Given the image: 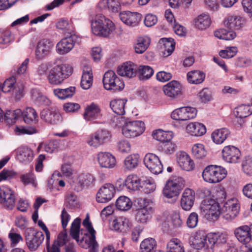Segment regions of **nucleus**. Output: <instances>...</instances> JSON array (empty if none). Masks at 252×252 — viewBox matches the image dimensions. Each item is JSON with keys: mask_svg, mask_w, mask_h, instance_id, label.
<instances>
[{"mask_svg": "<svg viewBox=\"0 0 252 252\" xmlns=\"http://www.w3.org/2000/svg\"><path fill=\"white\" fill-rule=\"evenodd\" d=\"M205 209L208 211L209 214L217 217L220 212L225 213L226 219H234L239 214L240 206L236 198H233L227 200L224 203L220 204L214 202L212 204H207Z\"/></svg>", "mask_w": 252, "mask_h": 252, "instance_id": "f257e3e1", "label": "nucleus"}, {"mask_svg": "<svg viewBox=\"0 0 252 252\" xmlns=\"http://www.w3.org/2000/svg\"><path fill=\"white\" fill-rule=\"evenodd\" d=\"M90 21L92 32L96 35L107 37L115 30L114 23L101 14H91Z\"/></svg>", "mask_w": 252, "mask_h": 252, "instance_id": "f03ea898", "label": "nucleus"}, {"mask_svg": "<svg viewBox=\"0 0 252 252\" xmlns=\"http://www.w3.org/2000/svg\"><path fill=\"white\" fill-rule=\"evenodd\" d=\"M72 72V67L68 64L55 65L49 70L47 76L48 80L52 85H60L68 78Z\"/></svg>", "mask_w": 252, "mask_h": 252, "instance_id": "7ed1b4c3", "label": "nucleus"}, {"mask_svg": "<svg viewBox=\"0 0 252 252\" xmlns=\"http://www.w3.org/2000/svg\"><path fill=\"white\" fill-rule=\"evenodd\" d=\"M123 125L122 133L128 138H133L140 135L145 130L144 123L140 121H127L121 117L117 119Z\"/></svg>", "mask_w": 252, "mask_h": 252, "instance_id": "20e7f679", "label": "nucleus"}, {"mask_svg": "<svg viewBox=\"0 0 252 252\" xmlns=\"http://www.w3.org/2000/svg\"><path fill=\"white\" fill-rule=\"evenodd\" d=\"M222 238L221 243H225V237H190V245L194 249H204L205 252H214V246L219 244L220 240Z\"/></svg>", "mask_w": 252, "mask_h": 252, "instance_id": "39448f33", "label": "nucleus"}, {"mask_svg": "<svg viewBox=\"0 0 252 252\" xmlns=\"http://www.w3.org/2000/svg\"><path fill=\"white\" fill-rule=\"evenodd\" d=\"M227 171L220 166L210 165L207 166L202 172V177L205 182L216 183L223 179Z\"/></svg>", "mask_w": 252, "mask_h": 252, "instance_id": "423d86ee", "label": "nucleus"}, {"mask_svg": "<svg viewBox=\"0 0 252 252\" xmlns=\"http://www.w3.org/2000/svg\"><path fill=\"white\" fill-rule=\"evenodd\" d=\"M102 81L104 87L107 90L121 91L125 87L123 81L112 70L104 73Z\"/></svg>", "mask_w": 252, "mask_h": 252, "instance_id": "0eeeda50", "label": "nucleus"}, {"mask_svg": "<svg viewBox=\"0 0 252 252\" xmlns=\"http://www.w3.org/2000/svg\"><path fill=\"white\" fill-rule=\"evenodd\" d=\"M95 181L94 178L90 174H81L74 175L69 180L71 187L76 191H79L83 188L93 185Z\"/></svg>", "mask_w": 252, "mask_h": 252, "instance_id": "6e6552de", "label": "nucleus"}, {"mask_svg": "<svg viewBox=\"0 0 252 252\" xmlns=\"http://www.w3.org/2000/svg\"><path fill=\"white\" fill-rule=\"evenodd\" d=\"M184 187V180L182 178H178L176 180H169L166 182L162 193L166 198H172L179 195Z\"/></svg>", "mask_w": 252, "mask_h": 252, "instance_id": "1a4fd4ad", "label": "nucleus"}, {"mask_svg": "<svg viewBox=\"0 0 252 252\" xmlns=\"http://www.w3.org/2000/svg\"><path fill=\"white\" fill-rule=\"evenodd\" d=\"M15 204V196L14 191L6 186L0 187V206L11 210L14 208Z\"/></svg>", "mask_w": 252, "mask_h": 252, "instance_id": "9d476101", "label": "nucleus"}, {"mask_svg": "<svg viewBox=\"0 0 252 252\" xmlns=\"http://www.w3.org/2000/svg\"><path fill=\"white\" fill-rule=\"evenodd\" d=\"M111 136L109 131L99 129L87 138V143L90 146L97 147L109 141Z\"/></svg>", "mask_w": 252, "mask_h": 252, "instance_id": "9b49d317", "label": "nucleus"}, {"mask_svg": "<svg viewBox=\"0 0 252 252\" xmlns=\"http://www.w3.org/2000/svg\"><path fill=\"white\" fill-rule=\"evenodd\" d=\"M144 162L146 167L153 174H158L163 170L160 158L155 154H146L144 158Z\"/></svg>", "mask_w": 252, "mask_h": 252, "instance_id": "f8f14e48", "label": "nucleus"}, {"mask_svg": "<svg viewBox=\"0 0 252 252\" xmlns=\"http://www.w3.org/2000/svg\"><path fill=\"white\" fill-rule=\"evenodd\" d=\"M57 44V52L61 55H64L69 52L77 42L78 37L75 33L65 35Z\"/></svg>", "mask_w": 252, "mask_h": 252, "instance_id": "ddd939ff", "label": "nucleus"}, {"mask_svg": "<svg viewBox=\"0 0 252 252\" xmlns=\"http://www.w3.org/2000/svg\"><path fill=\"white\" fill-rule=\"evenodd\" d=\"M197 110L194 107H183L174 110L171 114L172 119L177 121H187L195 118Z\"/></svg>", "mask_w": 252, "mask_h": 252, "instance_id": "4468645a", "label": "nucleus"}, {"mask_svg": "<svg viewBox=\"0 0 252 252\" xmlns=\"http://www.w3.org/2000/svg\"><path fill=\"white\" fill-rule=\"evenodd\" d=\"M221 153L222 159L227 163H237L240 160V151L235 146L231 145L225 146Z\"/></svg>", "mask_w": 252, "mask_h": 252, "instance_id": "2eb2a0df", "label": "nucleus"}, {"mask_svg": "<svg viewBox=\"0 0 252 252\" xmlns=\"http://www.w3.org/2000/svg\"><path fill=\"white\" fill-rule=\"evenodd\" d=\"M53 47L52 41L48 39L39 41L35 51V58L38 60H41L47 56L51 52Z\"/></svg>", "mask_w": 252, "mask_h": 252, "instance_id": "dca6fc26", "label": "nucleus"}, {"mask_svg": "<svg viewBox=\"0 0 252 252\" xmlns=\"http://www.w3.org/2000/svg\"><path fill=\"white\" fill-rule=\"evenodd\" d=\"M115 191V189L112 184H104L97 193V201L100 203L108 202L113 197Z\"/></svg>", "mask_w": 252, "mask_h": 252, "instance_id": "f3484780", "label": "nucleus"}, {"mask_svg": "<svg viewBox=\"0 0 252 252\" xmlns=\"http://www.w3.org/2000/svg\"><path fill=\"white\" fill-rule=\"evenodd\" d=\"M245 19L240 16L229 15L224 21L225 26L232 31L241 30L245 25Z\"/></svg>", "mask_w": 252, "mask_h": 252, "instance_id": "a211bd4d", "label": "nucleus"}, {"mask_svg": "<svg viewBox=\"0 0 252 252\" xmlns=\"http://www.w3.org/2000/svg\"><path fill=\"white\" fill-rule=\"evenodd\" d=\"M121 20L127 26L135 27L141 20L142 15L137 12H131L129 11H123L120 14Z\"/></svg>", "mask_w": 252, "mask_h": 252, "instance_id": "6ab92c4d", "label": "nucleus"}, {"mask_svg": "<svg viewBox=\"0 0 252 252\" xmlns=\"http://www.w3.org/2000/svg\"><path fill=\"white\" fill-rule=\"evenodd\" d=\"M40 118L48 124L56 125L61 122L60 114L54 109H45L40 112Z\"/></svg>", "mask_w": 252, "mask_h": 252, "instance_id": "aec40b11", "label": "nucleus"}, {"mask_svg": "<svg viewBox=\"0 0 252 252\" xmlns=\"http://www.w3.org/2000/svg\"><path fill=\"white\" fill-rule=\"evenodd\" d=\"M194 201V191L190 189H186L184 191L180 200L182 208L185 211H189L192 207Z\"/></svg>", "mask_w": 252, "mask_h": 252, "instance_id": "412c9836", "label": "nucleus"}, {"mask_svg": "<svg viewBox=\"0 0 252 252\" xmlns=\"http://www.w3.org/2000/svg\"><path fill=\"white\" fill-rule=\"evenodd\" d=\"M75 240L79 246L84 249H89V252H97L98 244L95 237H68Z\"/></svg>", "mask_w": 252, "mask_h": 252, "instance_id": "4be33fe9", "label": "nucleus"}, {"mask_svg": "<svg viewBox=\"0 0 252 252\" xmlns=\"http://www.w3.org/2000/svg\"><path fill=\"white\" fill-rule=\"evenodd\" d=\"M75 240L79 246L84 249H89V252H97L98 244L95 237H68Z\"/></svg>", "mask_w": 252, "mask_h": 252, "instance_id": "5701e85b", "label": "nucleus"}, {"mask_svg": "<svg viewBox=\"0 0 252 252\" xmlns=\"http://www.w3.org/2000/svg\"><path fill=\"white\" fill-rule=\"evenodd\" d=\"M181 85L176 81H172L163 87V91L166 95L172 98L180 95L182 94Z\"/></svg>", "mask_w": 252, "mask_h": 252, "instance_id": "b1692460", "label": "nucleus"}, {"mask_svg": "<svg viewBox=\"0 0 252 252\" xmlns=\"http://www.w3.org/2000/svg\"><path fill=\"white\" fill-rule=\"evenodd\" d=\"M97 160L101 167L112 168L116 163L115 158L108 152H100L97 155Z\"/></svg>", "mask_w": 252, "mask_h": 252, "instance_id": "393cba45", "label": "nucleus"}, {"mask_svg": "<svg viewBox=\"0 0 252 252\" xmlns=\"http://www.w3.org/2000/svg\"><path fill=\"white\" fill-rule=\"evenodd\" d=\"M15 78L14 77H10L4 81L2 86H1V90L4 93H9L12 90L13 93H15L16 98L19 100L22 96V89L15 87Z\"/></svg>", "mask_w": 252, "mask_h": 252, "instance_id": "a878e982", "label": "nucleus"}, {"mask_svg": "<svg viewBox=\"0 0 252 252\" xmlns=\"http://www.w3.org/2000/svg\"><path fill=\"white\" fill-rule=\"evenodd\" d=\"M93 76L91 67L88 65H84L83 67V73L81 81V87L84 90H88L92 86Z\"/></svg>", "mask_w": 252, "mask_h": 252, "instance_id": "bb28decb", "label": "nucleus"}, {"mask_svg": "<svg viewBox=\"0 0 252 252\" xmlns=\"http://www.w3.org/2000/svg\"><path fill=\"white\" fill-rule=\"evenodd\" d=\"M177 159L180 166L184 170L190 171L194 168V163L189 155L185 152L178 153Z\"/></svg>", "mask_w": 252, "mask_h": 252, "instance_id": "cd10ccee", "label": "nucleus"}, {"mask_svg": "<svg viewBox=\"0 0 252 252\" xmlns=\"http://www.w3.org/2000/svg\"><path fill=\"white\" fill-rule=\"evenodd\" d=\"M117 73L120 76L132 78L136 75V67L133 63H124L118 67Z\"/></svg>", "mask_w": 252, "mask_h": 252, "instance_id": "c85d7f7f", "label": "nucleus"}, {"mask_svg": "<svg viewBox=\"0 0 252 252\" xmlns=\"http://www.w3.org/2000/svg\"><path fill=\"white\" fill-rule=\"evenodd\" d=\"M18 160L23 163H27L32 160L33 154L32 151L27 147H21L17 149Z\"/></svg>", "mask_w": 252, "mask_h": 252, "instance_id": "c756f323", "label": "nucleus"}, {"mask_svg": "<svg viewBox=\"0 0 252 252\" xmlns=\"http://www.w3.org/2000/svg\"><path fill=\"white\" fill-rule=\"evenodd\" d=\"M187 132L192 136H200L206 133L205 126L202 124L190 123L186 127Z\"/></svg>", "mask_w": 252, "mask_h": 252, "instance_id": "7c9ffc66", "label": "nucleus"}, {"mask_svg": "<svg viewBox=\"0 0 252 252\" xmlns=\"http://www.w3.org/2000/svg\"><path fill=\"white\" fill-rule=\"evenodd\" d=\"M128 220L124 217L114 219L110 222V226L113 230L125 232L128 227Z\"/></svg>", "mask_w": 252, "mask_h": 252, "instance_id": "2f4dec72", "label": "nucleus"}, {"mask_svg": "<svg viewBox=\"0 0 252 252\" xmlns=\"http://www.w3.org/2000/svg\"><path fill=\"white\" fill-rule=\"evenodd\" d=\"M211 23V18L206 13H202L194 19L195 27L200 30L206 29L210 27Z\"/></svg>", "mask_w": 252, "mask_h": 252, "instance_id": "473e14b6", "label": "nucleus"}, {"mask_svg": "<svg viewBox=\"0 0 252 252\" xmlns=\"http://www.w3.org/2000/svg\"><path fill=\"white\" fill-rule=\"evenodd\" d=\"M49 240L50 237H46L47 252H60V247L71 241L68 237H57L54 240V244L50 247Z\"/></svg>", "mask_w": 252, "mask_h": 252, "instance_id": "72a5a7b5", "label": "nucleus"}, {"mask_svg": "<svg viewBox=\"0 0 252 252\" xmlns=\"http://www.w3.org/2000/svg\"><path fill=\"white\" fill-rule=\"evenodd\" d=\"M120 1L118 0H100L98 7L100 9H108L113 12H118L120 10Z\"/></svg>", "mask_w": 252, "mask_h": 252, "instance_id": "f704fd0d", "label": "nucleus"}, {"mask_svg": "<svg viewBox=\"0 0 252 252\" xmlns=\"http://www.w3.org/2000/svg\"><path fill=\"white\" fill-rule=\"evenodd\" d=\"M234 113L237 117L240 118L239 124L241 127L244 123L242 119L252 114V107L250 105H241L235 109Z\"/></svg>", "mask_w": 252, "mask_h": 252, "instance_id": "c9c22d12", "label": "nucleus"}, {"mask_svg": "<svg viewBox=\"0 0 252 252\" xmlns=\"http://www.w3.org/2000/svg\"><path fill=\"white\" fill-rule=\"evenodd\" d=\"M100 115V108L96 104L93 103L86 108L84 117L85 120L90 121L99 118Z\"/></svg>", "mask_w": 252, "mask_h": 252, "instance_id": "e433bc0d", "label": "nucleus"}, {"mask_svg": "<svg viewBox=\"0 0 252 252\" xmlns=\"http://www.w3.org/2000/svg\"><path fill=\"white\" fill-rule=\"evenodd\" d=\"M230 134L229 130L223 128L215 130L212 134V138L217 144H222Z\"/></svg>", "mask_w": 252, "mask_h": 252, "instance_id": "4c0bfd02", "label": "nucleus"}, {"mask_svg": "<svg viewBox=\"0 0 252 252\" xmlns=\"http://www.w3.org/2000/svg\"><path fill=\"white\" fill-rule=\"evenodd\" d=\"M83 227L81 228V235L84 236H95L96 232L90 220L88 215L82 222Z\"/></svg>", "mask_w": 252, "mask_h": 252, "instance_id": "58836bf2", "label": "nucleus"}, {"mask_svg": "<svg viewBox=\"0 0 252 252\" xmlns=\"http://www.w3.org/2000/svg\"><path fill=\"white\" fill-rule=\"evenodd\" d=\"M127 100L125 99H118L112 100L110 106L113 112L119 115L125 114V105Z\"/></svg>", "mask_w": 252, "mask_h": 252, "instance_id": "ea45409f", "label": "nucleus"}, {"mask_svg": "<svg viewBox=\"0 0 252 252\" xmlns=\"http://www.w3.org/2000/svg\"><path fill=\"white\" fill-rule=\"evenodd\" d=\"M205 74L200 70H193L189 71L187 74L188 81L192 84H200L204 80Z\"/></svg>", "mask_w": 252, "mask_h": 252, "instance_id": "a19ab883", "label": "nucleus"}, {"mask_svg": "<svg viewBox=\"0 0 252 252\" xmlns=\"http://www.w3.org/2000/svg\"><path fill=\"white\" fill-rule=\"evenodd\" d=\"M150 43V39L149 37H139L134 45L135 51L137 54L143 53L148 48Z\"/></svg>", "mask_w": 252, "mask_h": 252, "instance_id": "79ce46f5", "label": "nucleus"}, {"mask_svg": "<svg viewBox=\"0 0 252 252\" xmlns=\"http://www.w3.org/2000/svg\"><path fill=\"white\" fill-rule=\"evenodd\" d=\"M157 242L152 237L147 238L142 241L140 244V252H155Z\"/></svg>", "mask_w": 252, "mask_h": 252, "instance_id": "37998d69", "label": "nucleus"}, {"mask_svg": "<svg viewBox=\"0 0 252 252\" xmlns=\"http://www.w3.org/2000/svg\"><path fill=\"white\" fill-rule=\"evenodd\" d=\"M152 135L154 139L161 141L162 144L168 141H171L173 137L171 132L164 131L161 129H158L153 131Z\"/></svg>", "mask_w": 252, "mask_h": 252, "instance_id": "c03bdc74", "label": "nucleus"}, {"mask_svg": "<svg viewBox=\"0 0 252 252\" xmlns=\"http://www.w3.org/2000/svg\"><path fill=\"white\" fill-rule=\"evenodd\" d=\"M138 73L139 79L140 80L149 79L153 75V69L148 65H141L138 67Z\"/></svg>", "mask_w": 252, "mask_h": 252, "instance_id": "a18cd8bd", "label": "nucleus"}, {"mask_svg": "<svg viewBox=\"0 0 252 252\" xmlns=\"http://www.w3.org/2000/svg\"><path fill=\"white\" fill-rule=\"evenodd\" d=\"M163 43V54L165 57L170 56L174 51L175 43L172 38H163L160 39Z\"/></svg>", "mask_w": 252, "mask_h": 252, "instance_id": "49530a36", "label": "nucleus"}, {"mask_svg": "<svg viewBox=\"0 0 252 252\" xmlns=\"http://www.w3.org/2000/svg\"><path fill=\"white\" fill-rule=\"evenodd\" d=\"M139 158L138 154L128 156L124 160L125 167L129 170L135 168L138 166Z\"/></svg>", "mask_w": 252, "mask_h": 252, "instance_id": "de8ad7c7", "label": "nucleus"}, {"mask_svg": "<svg viewBox=\"0 0 252 252\" xmlns=\"http://www.w3.org/2000/svg\"><path fill=\"white\" fill-rule=\"evenodd\" d=\"M23 120L26 123L30 124L37 121V115L35 110L31 107L26 108L22 112Z\"/></svg>", "mask_w": 252, "mask_h": 252, "instance_id": "09e8293b", "label": "nucleus"}, {"mask_svg": "<svg viewBox=\"0 0 252 252\" xmlns=\"http://www.w3.org/2000/svg\"><path fill=\"white\" fill-rule=\"evenodd\" d=\"M140 180L135 175H130L127 176L125 180V185L127 189L135 190H137L140 186Z\"/></svg>", "mask_w": 252, "mask_h": 252, "instance_id": "8fccbe9b", "label": "nucleus"}, {"mask_svg": "<svg viewBox=\"0 0 252 252\" xmlns=\"http://www.w3.org/2000/svg\"><path fill=\"white\" fill-rule=\"evenodd\" d=\"M32 99L40 105H49L51 104L50 99L45 95L38 92L37 90H32Z\"/></svg>", "mask_w": 252, "mask_h": 252, "instance_id": "3c124183", "label": "nucleus"}, {"mask_svg": "<svg viewBox=\"0 0 252 252\" xmlns=\"http://www.w3.org/2000/svg\"><path fill=\"white\" fill-rule=\"evenodd\" d=\"M132 206V202L130 199L125 196H120L117 200L116 206L118 209L121 211H127Z\"/></svg>", "mask_w": 252, "mask_h": 252, "instance_id": "603ef678", "label": "nucleus"}, {"mask_svg": "<svg viewBox=\"0 0 252 252\" xmlns=\"http://www.w3.org/2000/svg\"><path fill=\"white\" fill-rule=\"evenodd\" d=\"M57 29L64 31L65 35L74 34V28L71 24L65 20H61L56 24Z\"/></svg>", "mask_w": 252, "mask_h": 252, "instance_id": "864d4df0", "label": "nucleus"}, {"mask_svg": "<svg viewBox=\"0 0 252 252\" xmlns=\"http://www.w3.org/2000/svg\"><path fill=\"white\" fill-rule=\"evenodd\" d=\"M81 219L80 218H77L73 220L71 224L69 229L70 236H79L81 235Z\"/></svg>", "mask_w": 252, "mask_h": 252, "instance_id": "5fc2aeb1", "label": "nucleus"}, {"mask_svg": "<svg viewBox=\"0 0 252 252\" xmlns=\"http://www.w3.org/2000/svg\"><path fill=\"white\" fill-rule=\"evenodd\" d=\"M43 240L44 237H27L26 243L31 251H34L41 244Z\"/></svg>", "mask_w": 252, "mask_h": 252, "instance_id": "6e6d98bb", "label": "nucleus"}, {"mask_svg": "<svg viewBox=\"0 0 252 252\" xmlns=\"http://www.w3.org/2000/svg\"><path fill=\"white\" fill-rule=\"evenodd\" d=\"M21 115L22 111L20 109L9 110L5 113L4 119L7 123L12 124L14 123L16 120Z\"/></svg>", "mask_w": 252, "mask_h": 252, "instance_id": "4d7b16f0", "label": "nucleus"}, {"mask_svg": "<svg viewBox=\"0 0 252 252\" xmlns=\"http://www.w3.org/2000/svg\"><path fill=\"white\" fill-rule=\"evenodd\" d=\"M192 153L194 156L198 159L202 158L207 154L204 145L199 143L195 144L192 146Z\"/></svg>", "mask_w": 252, "mask_h": 252, "instance_id": "13d9d810", "label": "nucleus"}, {"mask_svg": "<svg viewBox=\"0 0 252 252\" xmlns=\"http://www.w3.org/2000/svg\"><path fill=\"white\" fill-rule=\"evenodd\" d=\"M59 147V142L56 140H51L45 144L40 143L38 147V150L43 148L46 152L52 153Z\"/></svg>", "mask_w": 252, "mask_h": 252, "instance_id": "bf43d9fd", "label": "nucleus"}, {"mask_svg": "<svg viewBox=\"0 0 252 252\" xmlns=\"http://www.w3.org/2000/svg\"><path fill=\"white\" fill-rule=\"evenodd\" d=\"M237 239L242 244V251L243 252H252V237H236Z\"/></svg>", "mask_w": 252, "mask_h": 252, "instance_id": "052dcab7", "label": "nucleus"}, {"mask_svg": "<svg viewBox=\"0 0 252 252\" xmlns=\"http://www.w3.org/2000/svg\"><path fill=\"white\" fill-rule=\"evenodd\" d=\"M152 201L149 199L145 198H140L138 199V204L139 207L138 209L145 210L148 212H152Z\"/></svg>", "mask_w": 252, "mask_h": 252, "instance_id": "680f3d73", "label": "nucleus"}, {"mask_svg": "<svg viewBox=\"0 0 252 252\" xmlns=\"http://www.w3.org/2000/svg\"><path fill=\"white\" fill-rule=\"evenodd\" d=\"M182 248L184 249L182 243L176 238L171 239L167 245V252L178 251Z\"/></svg>", "mask_w": 252, "mask_h": 252, "instance_id": "e2e57ef3", "label": "nucleus"}, {"mask_svg": "<svg viewBox=\"0 0 252 252\" xmlns=\"http://www.w3.org/2000/svg\"><path fill=\"white\" fill-rule=\"evenodd\" d=\"M152 213V212L145 211L144 209H138L136 215V220L138 222L145 223L151 218Z\"/></svg>", "mask_w": 252, "mask_h": 252, "instance_id": "0e129e2a", "label": "nucleus"}, {"mask_svg": "<svg viewBox=\"0 0 252 252\" xmlns=\"http://www.w3.org/2000/svg\"><path fill=\"white\" fill-rule=\"evenodd\" d=\"M238 52L236 47H226L224 50H222L219 52V55L222 58H231L233 57Z\"/></svg>", "mask_w": 252, "mask_h": 252, "instance_id": "69168bd1", "label": "nucleus"}, {"mask_svg": "<svg viewBox=\"0 0 252 252\" xmlns=\"http://www.w3.org/2000/svg\"><path fill=\"white\" fill-rule=\"evenodd\" d=\"M15 131L18 134H32L37 132V129L33 126H17Z\"/></svg>", "mask_w": 252, "mask_h": 252, "instance_id": "338daca9", "label": "nucleus"}, {"mask_svg": "<svg viewBox=\"0 0 252 252\" xmlns=\"http://www.w3.org/2000/svg\"><path fill=\"white\" fill-rule=\"evenodd\" d=\"M242 167L246 174H252V158L250 157H245L242 161Z\"/></svg>", "mask_w": 252, "mask_h": 252, "instance_id": "774afa93", "label": "nucleus"}]
</instances>
